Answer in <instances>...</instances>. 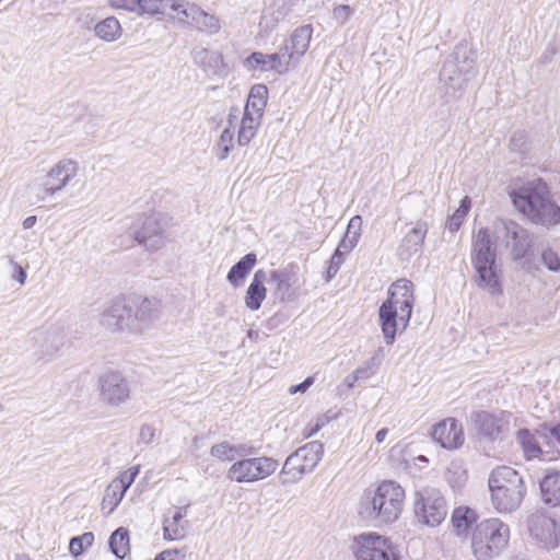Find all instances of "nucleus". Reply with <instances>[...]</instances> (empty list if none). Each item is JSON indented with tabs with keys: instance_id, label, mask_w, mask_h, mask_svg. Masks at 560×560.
<instances>
[{
	"instance_id": "nucleus-53",
	"label": "nucleus",
	"mask_w": 560,
	"mask_h": 560,
	"mask_svg": "<svg viewBox=\"0 0 560 560\" xmlns=\"http://www.w3.org/2000/svg\"><path fill=\"white\" fill-rule=\"evenodd\" d=\"M332 14H334V18H335L338 22H340V23H342V24H343V23H346V22L349 20V18L351 16V14H352V10H351V8H350L349 5H346V4H343V5H338V7H336V8L334 9Z\"/></svg>"
},
{
	"instance_id": "nucleus-55",
	"label": "nucleus",
	"mask_w": 560,
	"mask_h": 560,
	"mask_svg": "<svg viewBox=\"0 0 560 560\" xmlns=\"http://www.w3.org/2000/svg\"><path fill=\"white\" fill-rule=\"evenodd\" d=\"M314 381H315L314 376H308L302 383H300L298 385L290 386L288 392L290 395H295L298 393H305L314 384Z\"/></svg>"
},
{
	"instance_id": "nucleus-41",
	"label": "nucleus",
	"mask_w": 560,
	"mask_h": 560,
	"mask_svg": "<svg viewBox=\"0 0 560 560\" xmlns=\"http://www.w3.org/2000/svg\"><path fill=\"white\" fill-rule=\"evenodd\" d=\"M109 548L119 559H124L130 550L129 532L125 527L117 528L109 537Z\"/></svg>"
},
{
	"instance_id": "nucleus-26",
	"label": "nucleus",
	"mask_w": 560,
	"mask_h": 560,
	"mask_svg": "<svg viewBox=\"0 0 560 560\" xmlns=\"http://www.w3.org/2000/svg\"><path fill=\"white\" fill-rule=\"evenodd\" d=\"M475 427L481 435L494 440L508 431L509 422L504 419L503 415L494 416L482 411L477 413L475 418Z\"/></svg>"
},
{
	"instance_id": "nucleus-12",
	"label": "nucleus",
	"mask_w": 560,
	"mask_h": 560,
	"mask_svg": "<svg viewBox=\"0 0 560 560\" xmlns=\"http://www.w3.org/2000/svg\"><path fill=\"white\" fill-rule=\"evenodd\" d=\"M415 515L422 525L429 527L439 526L447 515V504L442 493L434 488L417 491Z\"/></svg>"
},
{
	"instance_id": "nucleus-38",
	"label": "nucleus",
	"mask_w": 560,
	"mask_h": 560,
	"mask_svg": "<svg viewBox=\"0 0 560 560\" xmlns=\"http://www.w3.org/2000/svg\"><path fill=\"white\" fill-rule=\"evenodd\" d=\"M267 86L264 84H256L249 91L244 110H248L250 113H255L262 116L265 107L267 105Z\"/></svg>"
},
{
	"instance_id": "nucleus-24",
	"label": "nucleus",
	"mask_w": 560,
	"mask_h": 560,
	"mask_svg": "<svg viewBox=\"0 0 560 560\" xmlns=\"http://www.w3.org/2000/svg\"><path fill=\"white\" fill-rule=\"evenodd\" d=\"M516 439L527 459L540 458L541 460L552 462L558 459L560 456L559 450L542 448L536 441L534 434H532L527 429L520 430Z\"/></svg>"
},
{
	"instance_id": "nucleus-15",
	"label": "nucleus",
	"mask_w": 560,
	"mask_h": 560,
	"mask_svg": "<svg viewBox=\"0 0 560 560\" xmlns=\"http://www.w3.org/2000/svg\"><path fill=\"white\" fill-rule=\"evenodd\" d=\"M494 235L498 241L511 246L515 259L523 258L533 244L530 234L516 222L509 220L499 219L494 222Z\"/></svg>"
},
{
	"instance_id": "nucleus-43",
	"label": "nucleus",
	"mask_w": 560,
	"mask_h": 560,
	"mask_svg": "<svg viewBox=\"0 0 560 560\" xmlns=\"http://www.w3.org/2000/svg\"><path fill=\"white\" fill-rule=\"evenodd\" d=\"M170 2L171 0H139L136 14H164L165 10L170 8Z\"/></svg>"
},
{
	"instance_id": "nucleus-44",
	"label": "nucleus",
	"mask_w": 560,
	"mask_h": 560,
	"mask_svg": "<svg viewBox=\"0 0 560 560\" xmlns=\"http://www.w3.org/2000/svg\"><path fill=\"white\" fill-rule=\"evenodd\" d=\"M447 482L455 489L462 488L467 481V472L459 463H452L446 471Z\"/></svg>"
},
{
	"instance_id": "nucleus-23",
	"label": "nucleus",
	"mask_w": 560,
	"mask_h": 560,
	"mask_svg": "<svg viewBox=\"0 0 560 560\" xmlns=\"http://www.w3.org/2000/svg\"><path fill=\"white\" fill-rule=\"evenodd\" d=\"M186 516V508H175L163 516V538L165 540H180L187 536L190 525Z\"/></svg>"
},
{
	"instance_id": "nucleus-1",
	"label": "nucleus",
	"mask_w": 560,
	"mask_h": 560,
	"mask_svg": "<svg viewBox=\"0 0 560 560\" xmlns=\"http://www.w3.org/2000/svg\"><path fill=\"white\" fill-rule=\"evenodd\" d=\"M405 499V489L398 482L384 480L363 491L358 512L362 520L375 526L389 525L400 517Z\"/></svg>"
},
{
	"instance_id": "nucleus-10",
	"label": "nucleus",
	"mask_w": 560,
	"mask_h": 560,
	"mask_svg": "<svg viewBox=\"0 0 560 560\" xmlns=\"http://www.w3.org/2000/svg\"><path fill=\"white\" fill-rule=\"evenodd\" d=\"M355 560H401L393 541L375 532L362 533L353 538Z\"/></svg>"
},
{
	"instance_id": "nucleus-34",
	"label": "nucleus",
	"mask_w": 560,
	"mask_h": 560,
	"mask_svg": "<svg viewBox=\"0 0 560 560\" xmlns=\"http://www.w3.org/2000/svg\"><path fill=\"white\" fill-rule=\"evenodd\" d=\"M542 501L551 506L560 505V472L550 471L540 481Z\"/></svg>"
},
{
	"instance_id": "nucleus-20",
	"label": "nucleus",
	"mask_w": 560,
	"mask_h": 560,
	"mask_svg": "<svg viewBox=\"0 0 560 560\" xmlns=\"http://www.w3.org/2000/svg\"><path fill=\"white\" fill-rule=\"evenodd\" d=\"M130 305L133 313L136 334L143 332L162 316V303L159 299L131 295Z\"/></svg>"
},
{
	"instance_id": "nucleus-3",
	"label": "nucleus",
	"mask_w": 560,
	"mask_h": 560,
	"mask_svg": "<svg viewBox=\"0 0 560 560\" xmlns=\"http://www.w3.org/2000/svg\"><path fill=\"white\" fill-rule=\"evenodd\" d=\"M515 208L533 223L552 226L560 223V207L551 197L541 179L527 182L511 192Z\"/></svg>"
},
{
	"instance_id": "nucleus-54",
	"label": "nucleus",
	"mask_w": 560,
	"mask_h": 560,
	"mask_svg": "<svg viewBox=\"0 0 560 560\" xmlns=\"http://www.w3.org/2000/svg\"><path fill=\"white\" fill-rule=\"evenodd\" d=\"M185 555L177 549H167L160 552L154 560H184Z\"/></svg>"
},
{
	"instance_id": "nucleus-47",
	"label": "nucleus",
	"mask_w": 560,
	"mask_h": 560,
	"mask_svg": "<svg viewBox=\"0 0 560 560\" xmlns=\"http://www.w3.org/2000/svg\"><path fill=\"white\" fill-rule=\"evenodd\" d=\"M471 206V201L469 197H464L460 201V205L458 209L453 213V215L450 219L448 222V229L450 231H457L464 220V218L467 215L469 209Z\"/></svg>"
},
{
	"instance_id": "nucleus-4",
	"label": "nucleus",
	"mask_w": 560,
	"mask_h": 560,
	"mask_svg": "<svg viewBox=\"0 0 560 560\" xmlns=\"http://www.w3.org/2000/svg\"><path fill=\"white\" fill-rule=\"evenodd\" d=\"M488 487L491 505L500 514L517 511L527 492L523 476L510 466L493 468L488 478Z\"/></svg>"
},
{
	"instance_id": "nucleus-35",
	"label": "nucleus",
	"mask_w": 560,
	"mask_h": 560,
	"mask_svg": "<svg viewBox=\"0 0 560 560\" xmlns=\"http://www.w3.org/2000/svg\"><path fill=\"white\" fill-rule=\"evenodd\" d=\"M261 115L244 110L237 133L240 145H247L252 141L261 124Z\"/></svg>"
},
{
	"instance_id": "nucleus-62",
	"label": "nucleus",
	"mask_w": 560,
	"mask_h": 560,
	"mask_svg": "<svg viewBox=\"0 0 560 560\" xmlns=\"http://www.w3.org/2000/svg\"><path fill=\"white\" fill-rule=\"evenodd\" d=\"M549 433L550 438L553 439L560 445V423L551 428Z\"/></svg>"
},
{
	"instance_id": "nucleus-11",
	"label": "nucleus",
	"mask_w": 560,
	"mask_h": 560,
	"mask_svg": "<svg viewBox=\"0 0 560 560\" xmlns=\"http://www.w3.org/2000/svg\"><path fill=\"white\" fill-rule=\"evenodd\" d=\"M98 399L108 408H118L131 398V385L122 371L108 370L97 380Z\"/></svg>"
},
{
	"instance_id": "nucleus-31",
	"label": "nucleus",
	"mask_w": 560,
	"mask_h": 560,
	"mask_svg": "<svg viewBox=\"0 0 560 560\" xmlns=\"http://www.w3.org/2000/svg\"><path fill=\"white\" fill-rule=\"evenodd\" d=\"M238 113L240 110L237 108H231L228 117L229 126L222 130L220 138L215 143L214 152L220 161L225 160L234 148V133L232 128H235L238 119Z\"/></svg>"
},
{
	"instance_id": "nucleus-22",
	"label": "nucleus",
	"mask_w": 560,
	"mask_h": 560,
	"mask_svg": "<svg viewBox=\"0 0 560 560\" xmlns=\"http://www.w3.org/2000/svg\"><path fill=\"white\" fill-rule=\"evenodd\" d=\"M429 226L424 221H418L402 236L398 247L397 255L401 259H409L421 252L428 234Z\"/></svg>"
},
{
	"instance_id": "nucleus-63",
	"label": "nucleus",
	"mask_w": 560,
	"mask_h": 560,
	"mask_svg": "<svg viewBox=\"0 0 560 560\" xmlns=\"http://www.w3.org/2000/svg\"><path fill=\"white\" fill-rule=\"evenodd\" d=\"M388 434V429L384 428L376 432L375 440L377 443H383Z\"/></svg>"
},
{
	"instance_id": "nucleus-57",
	"label": "nucleus",
	"mask_w": 560,
	"mask_h": 560,
	"mask_svg": "<svg viewBox=\"0 0 560 560\" xmlns=\"http://www.w3.org/2000/svg\"><path fill=\"white\" fill-rule=\"evenodd\" d=\"M326 423V420L324 418H318L314 423H310L305 428L304 435L306 438L315 435Z\"/></svg>"
},
{
	"instance_id": "nucleus-13",
	"label": "nucleus",
	"mask_w": 560,
	"mask_h": 560,
	"mask_svg": "<svg viewBox=\"0 0 560 560\" xmlns=\"http://www.w3.org/2000/svg\"><path fill=\"white\" fill-rule=\"evenodd\" d=\"M80 172L79 163L70 158H65L54 164L46 173L43 182L37 185V198L45 200L47 197L65 189L77 178Z\"/></svg>"
},
{
	"instance_id": "nucleus-49",
	"label": "nucleus",
	"mask_w": 560,
	"mask_h": 560,
	"mask_svg": "<svg viewBox=\"0 0 560 560\" xmlns=\"http://www.w3.org/2000/svg\"><path fill=\"white\" fill-rule=\"evenodd\" d=\"M541 261L549 271H560V255L551 247H547L541 252Z\"/></svg>"
},
{
	"instance_id": "nucleus-21",
	"label": "nucleus",
	"mask_w": 560,
	"mask_h": 560,
	"mask_svg": "<svg viewBox=\"0 0 560 560\" xmlns=\"http://www.w3.org/2000/svg\"><path fill=\"white\" fill-rule=\"evenodd\" d=\"M431 436L434 442L450 451L457 450L465 441L463 425L455 418H446L434 424Z\"/></svg>"
},
{
	"instance_id": "nucleus-17",
	"label": "nucleus",
	"mask_w": 560,
	"mask_h": 560,
	"mask_svg": "<svg viewBox=\"0 0 560 560\" xmlns=\"http://www.w3.org/2000/svg\"><path fill=\"white\" fill-rule=\"evenodd\" d=\"M465 66H460L453 61H446L441 71V80L444 82L447 93L451 92L453 97H459L465 91L469 81L477 74L475 61L465 57Z\"/></svg>"
},
{
	"instance_id": "nucleus-28",
	"label": "nucleus",
	"mask_w": 560,
	"mask_h": 560,
	"mask_svg": "<svg viewBox=\"0 0 560 560\" xmlns=\"http://www.w3.org/2000/svg\"><path fill=\"white\" fill-rule=\"evenodd\" d=\"M478 521V514L475 510L468 506H458L456 508L451 516V524L454 534L459 538L467 539L468 536H471V532Z\"/></svg>"
},
{
	"instance_id": "nucleus-16",
	"label": "nucleus",
	"mask_w": 560,
	"mask_h": 560,
	"mask_svg": "<svg viewBox=\"0 0 560 560\" xmlns=\"http://www.w3.org/2000/svg\"><path fill=\"white\" fill-rule=\"evenodd\" d=\"M266 282L271 287L272 296L281 303L292 302L298 296V277L293 265L267 271Z\"/></svg>"
},
{
	"instance_id": "nucleus-7",
	"label": "nucleus",
	"mask_w": 560,
	"mask_h": 560,
	"mask_svg": "<svg viewBox=\"0 0 560 560\" xmlns=\"http://www.w3.org/2000/svg\"><path fill=\"white\" fill-rule=\"evenodd\" d=\"M324 454V445L313 441L289 455L279 474L281 485L295 483L317 466Z\"/></svg>"
},
{
	"instance_id": "nucleus-42",
	"label": "nucleus",
	"mask_w": 560,
	"mask_h": 560,
	"mask_svg": "<svg viewBox=\"0 0 560 560\" xmlns=\"http://www.w3.org/2000/svg\"><path fill=\"white\" fill-rule=\"evenodd\" d=\"M362 219L360 215H354L350 219L343 238L340 241L341 247L345 250H352L361 236Z\"/></svg>"
},
{
	"instance_id": "nucleus-14",
	"label": "nucleus",
	"mask_w": 560,
	"mask_h": 560,
	"mask_svg": "<svg viewBox=\"0 0 560 560\" xmlns=\"http://www.w3.org/2000/svg\"><path fill=\"white\" fill-rule=\"evenodd\" d=\"M168 218L162 213H152L144 218L136 233V240L148 250L156 252L168 241Z\"/></svg>"
},
{
	"instance_id": "nucleus-59",
	"label": "nucleus",
	"mask_w": 560,
	"mask_h": 560,
	"mask_svg": "<svg viewBox=\"0 0 560 560\" xmlns=\"http://www.w3.org/2000/svg\"><path fill=\"white\" fill-rule=\"evenodd\" d=\"M69 550L72 556L78 557L83 553L85 550L80 541V539L77 537L71 538L69 544Z\"/></svg>"
},
{
	"instance_id": "nucleus-8",
	"label": "nucleus",
	"mask_w": 560,
	"mask_h": 560,
	"mask_svg": "<svg viewBox=\"0 0 560 560\" xmlns=\"http://www.w3.org/2000/svg\"><path fill=\"white\" fill-rule=\"evenodd\" d=\"M28 343L36 361H50L67 343L65 326L60 323L43 325L28 334Z\"/></svg>"
},
{
	"instance_id": "nucleus-37",
	"label": "nucleus",
	"mask_w": 560,
	"mask_h": 560,
	"mask_svg": "<svg viewBox=\"0 0 560 560\" xmlns=\"http://www.w3.org/2000/svg\"><path fill=\"white\" fill-rule=\"evenodd\" d=\"M94 34L103 42L114 43L121 37L122 27L115 16H108L94 26Z\"/></svg>"
},
{
	"instance_id": "nucleus-32",
	"label": "nucleus",
	"mask_w": 560,
	"mask_h": 560,
	"mask_svg": "<svg viewBox=\"0 0 560 560\" xmlns=\"http://www.w3.org/2000/svg\"><path fill=\"white\" fill-rule=\"evenodd\" d=\"M312 35L313 27L311 25H303L293 31L290 38L285 42L293 52V58L302 59L310 47Z\"/></svg>"
},
{
	"instance_id": "nucleus-50",
	"label": "nucleus",
	"mask_w": 560,
	"mask_h": 560,
	"mask_svg": "<svg viewBox=\"0 0 560 560\" xmlns=\"http://www.w3.org/2000/svg\"><path fill=\"white\" fill-rule=\"evenodd\" d=\"M281 63H285V73H288L291 69L295 68L300 60L298 58H293V52L291 51V48H289V45L284 43L278 52H275Z\"/></svg>"
},
{
	"instance_id": "nucleus-18",
	"label": "nucleus",
	"mask_w": 560,
	"mask_h": 560,
	"mask_svg": "<svg viewBox=\"0 0 560 560\" xmlns=\"http://www.w3.org/2000/svg\"><path fill=\"white\" fill-rule=\"evenodd\" d=\"M527 528L529 536L540 548L551 550L558 547L557 523L551 516L542 512L533 513L528 517Z\"/></svg>"
},
{
	"instance_id": "nucleus-51",
	"label": "nucleus",
	"mask_w": 560,
	"mask_h": 560,
	"mask_svg": "<svg viewBox=\"0 0 560 560\" xmlns=\"http://www.w3.org/2000/svg\"><path fill=\"white\" fill-rule=\"evenodd\" d=\"M107 2L112 9L136 13L139 0H108Z\"/></svg>"
},
{
	"instance_id": "nucleus-46",
	"label": "nucleus",
	"mask_w": 560,
	"mask_h": 560,
	"mask_svg": "<svg viewBox=\"0 0 560 560\" xmlns=\"http://www.w3.org/2000/svg\"><path fill=\"white\" fill-rule=\"evenodd\" d=\"M140 472V466H132L127 470L119 474L118 477L112 480L113 483H117V487L121 490V492L126 493V491L133 483L135 479Z\"/></svg>"
},
{
	"instance_id": "nucleus-60",
	"label": "nucleus",
	"mask_w": 560,
	"mask_h": 560,
	"mask_svg": "<svg viewBox=\"0 0 560 560\" xmlns=\"http://www.w3.org/2000/svg\"><path fill=\"white\" fill-rule=\"evenodd\" d=\"M11 265L14 267L16 271V276L14 278L19 281L20 284H24L26 280V271L25 269L15 262L13 259L10 260Z\"/></svg>"
},
{
	"instance_id": "nucleus-33",
	"label": "nucleus",
	"mask_w": 560,
	"mask_h": 560,
	"mask_svg": "<svg viewBox=\"0 0 560 560\" xmlns=\"http://www.w3.org/2000/svg\"><path fill=\"white\" fill-rule=\"evenodd\" d=\"M190 27L206 34L208 36L215 35L220 33L222 28V23L219 16L213 13L205 11L200 5L198 8V12L196 13Z\"/></svg>"
},
{
	"instance_id": "nucleus-48",
	"label": "nucleus",
	"mask_w": 560,
	"mask_h": 560,
	"mask_svg": "<svg viewBox=\"0 0 560 560\" xmlns=\"http://www.w3.org/2000/svg\"><path fill=\"white\" fill-rule=\"evenodd\" d=\"M351 250H345L341 247V243L338 244L334 255L329 260V266L327 268V280L334 278L340 269V266L343 264L345 256L349 254Z\"/></svg>"
},
{
	"instance_id": "nucleus-19",
	"label": "nucleus",
	"mask_w": 560,
	"mask_h": 560,
	"mask_svg": "<svg viewBox=\"0 0 560 560\" xmlns=\"http://www.w3.org/2000/svg\"><path fill=\"white\" fill-rule=\"evenodd\" d=\"M101 323L113 331L136 334L130 296L115 300L102 314Z\"/></svg>"
},
{
	"instance_id": "nucleus-58",
	"label": "nucleus",
	"mask_w": 560,
	"mask_h": 560,
	"mask_svg": "<svg viewBox=\"0 0 560 560\" xmlns=\"http://www.w3.org/2000/svg\"><path fill=\"white\" fill-rule=\"evenodd\" d=\"M374 373L375 372L370 371V360H368L362 366H360L355 370L353 378H354V381L365 380Z\"/></svg>"
},
{
	"instance_id": "nucleus-45",
	"label": "nucleus",
	"mask_w": 560,
	"mask_h": 560,
	"mask_svg": "<svg viewBox=\"0 0 560 560\" xmlns=\"http://www.w3.org/2000/svg\"><path fill=\"white\" fill-rule=\"evenodd\" d=\"M124 495L125 493L117 487V483L110 481L103 497V508H108L109 513L113 512L118 506Z\"/></svg>"
},
{
	"instance_id": "nucleus-56",
	"label": "nucleus",
	"mask_w": 560,
	"mask_h": 560,
	"mask_svg": "<svg viewBox=\"0 0 560 560\" xmlns=\"http://www.w3.org/2000/svg\"><path fill=\"white\" fill-rule=\"evenodd\" d=\"M385 355V349L384 347H378L375 353L370 359V371L376 372L378 366L381 365V362Z\"/></svg>"
},
{
	"instance_id": "nucleus-9",
	"label": "nucleus",
	"mask_w": 560,
	"mask_h": 560,
	"mask_svg": "<svg viewBox=\"0 0 560 560\" xmlns=\"http://www.w3.org/2000/svg\"><path fill=\"white\" fill-rule=\"evenodd\" d=\"M279 463L269 456L241 457L226 470V478L236 483H253L267 479L278 469Z\"/></svg>"
},
{
	"instance_id": "nucleus-36",
	"label": "nucleus",
	"mask_w": 560,
	"mask_h": 560,
	"mask_svg": "<svg viewBox=\"0 0 560 560\" xmlns=\"http://www.w3.org/2000/svg\"><path fill=\"white\" fill-rule=\"evenodd\" d=\"M210 455L222 462H233L236 457L247 456L248 448L245 444H231L223 441L211 446Z\"/></svg>"
},
{
	"instance_id": "nucleus-64",
	"label": "nucleus",
	"mask_w": 560,
	"mask_h": 560,
	"mask_svg": "<svg viewBox=\"0 0 560 560\" xmlns=\"http://www.w3.org/2000/svg\"><path fill=\"white\" fill-rule=\"evenodd\" d=\"M36 223V217L34 215H31V217H27L26 219H24L22 225L24 229H31L35 225Z\"/></svg>"
},
{
	"instance_id": "nucleus-27",
	"label": "nucleus",
	"mask_w": 560,
	"mask_h": 560,
	"mask_svg": "<svg viewBox=\"0 0 560 560\" xmlns=\"http://www.w3.org/2000/svg\"><path fill=\"white\" fill-rule=\"evenodd\" d=\"M243 65L247 71H273L280 75L285 74V63H281L275 52L262 54L255 51L244 60Z\"/></svg>"
},
{
	"instance_id": "nucleus-52",
	"label": "nucleus",
	"mask_w": 560,
	"mask_h": 560,
	"mask_svg": "<svg viewBox=\"0 0 560 560\" xmlns=\"http://www.w3.org/2000/svg\"><path fill=\"white\" fill-rule=\"evenodd\" d=\"M155 439V429L151 424H143L139 432V442L150 444Z\"/></svg>"
},
{
	"instance_id": "nucleus-2",
	"label": "nucleus",
	"mask_w": 560,
	"mask_h": 560,
	"mask_svg": "<svg viewBox=\"0 0 560 560\" xmlns=\"http://www.w3.org/2000/svg\"><path fill=\"white\" fill-rule=\"evenodd\" d=\"M415 304V287L407 279H398L387 291V299L378 310V322L387 346L396 340L398 330L404 331L411 318Z\"/></svg>"
},
{
	"instance_id": "nucleus-61",
	"label": "nucleus",
	"mask_w": 560,
	"mask_h": 560,
	"mask_svg": "<svg viewBox=\"0 0 560 560\" xmlns=\"http://www.w3.org/2000/svg\"><path fill=\"white\" fill-rule=\"evenodd\" d=\"M84 549L90 548L94 542V534L86 532L81 536H78Z\"/></svg>"
},
{
	"instance_id": "nucleus-6",
	"label": "nucleus",
	"mask_w": 560,
	"mask_h": 560,
	"mask_svg": "<svg viewBox=\"0 0 560 560\" xmlns=\"http://www.w3.org/2000/svg\"><path fill=\"white\" fill-rule=\"evenodd\" d=\"M510 527L501 518L481 521L471 532L470 548L477 560H491L509 546Z\"/></svg>"
},
{
	"instance_id": "nucleus-25",
	"label": "nucleus",
	"mask_w": 560,
	"mask_h": 560,
	"mask_svg": "<svg viewBox=\"0 0 560 560\" xmlns=\"http://www.w3.org/2000/svg\"><path fill=\"white\" fill-rule=\"evenodd\" d=\"M294 4V0H270L262 11L259 22L260 30L272 31L279 22L283 21Z\"/></svg>"
},
{
	"instance_id": "nucleus-29",
	"label": "nucleus",
	"mask_w": 560,
	"mask_h": 560,
	"mask_svg": "<svg viewBox=\"0 0 560 560\" xmlns=\"http://www.w3.org/2000/svg\"><path fill=\"white\" fill-rule=\"evenodd\" d=\"M192 58L195 63L209 74L222 75L225 72L224 59L219 51L207 48H196L192 51Z\"/></svg>"
},
{
	"instance_id": "nucleus-40",
	"label": "nucleus",
	"mask_w": 560,
	"mask_h": 560,
	"mask_svg": "<svg viewBox=\"0 0 560 560\" xmlns=\"http://www.w3.org/2000/svg\"><path fill=\"white\" fill-rule=\"evenodd\" d=\"M199 4L185 1V0H171L170 8L172 11L176 13L175 19L179 24L187 25L190 27V24L198 12Z\"/></svg>"
},
{
	"instance_id": "nucleus-5",
	"label": "nucleus",
	"mask_w": 560,
	"mask_h": 560,
	"mask_svg": "<svg viewBox=\"0 0 560 560\" xmlns=\"http://www.w3.org/2000/svg\"><path fill=\"white\" fill-rule=\"evenodd\" d=\"M471 264L475 269L474 282L491 295L502 293L501 269L497 265L495 250L488 229L481 228L474 236Z\"/></svg>"
},
{
	"instance_id": "nucleus-39",
	"label": "nucleus",
	"mask_w": 560,
	"mask_h": 560,
	"mask_svg": "<svg viewBox=\"0 0 560 560\" xmlns=\"http://www.w3.org/2000/svg\"><path fill=\"white\" fill-rule=\"evenodd\" d=\"M257 262V256L254 253H248L242 257L229 271L228 281L232 285H236L238 280L244 279Z\"/></svg>"
},
{
	"instance_id": "nucleus-30",
	"label": "nucleus",
	"mask_w": 560,
	"mask_h": 560,
	"mask_svg": "<svg viewBox=\"0 0 560 560\" xmlns=\"http://www.w3.org/2000/svg\"><path fill=\"white\" fill-rule=\"evenodd\" d=\"M267 281V271L258 269L253 277L250 284L248 285L244 302L248 310L258 311L261 303L267 296V289L265 282Z\"/></svg>"
}]
</instances>
